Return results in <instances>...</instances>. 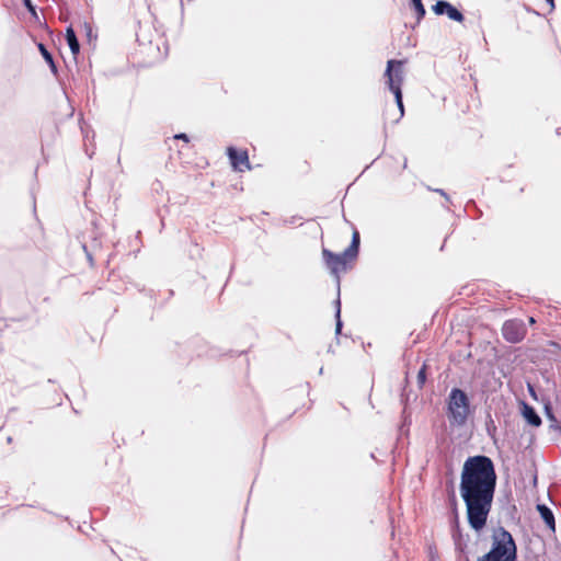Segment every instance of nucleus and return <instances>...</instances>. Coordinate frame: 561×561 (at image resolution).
I'll use <instances>...</instances> for the list:
<instances>
[{"label":"nucleus","mask_w":561,"mask_h":561,"mask_svg":"<svg viewBox=\"0 0 561 561\" xmlns=\"http://www.w3.org/2000/svg\"><path fill=\"white\" fill-rule=\"evenodd\" d=\"M497 476L492 459L485 455L468 457L460 474L459 492L466 505L469 526L482 530L492 508Z\"/></svg>","instance_id":"f257e3e1"},{"label":"nucleus","mask_w":561,"mask_h":561,"mask_svg":"<svg viewBox=\"0 0 561 561\" xmlns=\"http://www.w3.org/2000/svg\"><path fill=\"white\" fill-rule=\"evenodd\" d=\"M489 552L478 561H517V546L512 534L503 526L493 529Z\"/></svg>","instance_id":"f03ea898"},{"label":"nucleus","mask_w":561,"mask_h":561,"mask_svg":"<svg viewBox=\"0 0 561 561\" xmlns=\"http://www.w3.org/2000/svg\"><path fill=\"white\" fill-rule=\"evenodd\" d=\"M470 413V400L467 393L459 389L453 388L447 400V416L449 423L456 426L466 424Z\"/></svg>","instance_id":"7ed1b4c3"},{"label":"nucleus","mask_w":561,"mask_h":561,"mask_svg":"<svg viewBox=\"0 0 561 561\" xmlns=\"http://www.w3.org/2000/svg\"><path fill=\"white\" fill-rule=\"evenodd\" d=\"M403 60L390 59L387 62L385 77L387 79V85L393 93L396 103L398 105L400 115L396 122H399L404 116V105L402 95V83L404 80Z\"/></svg>","instance_id":"20e7f679"},{"label":"nucleus","mask_w":561,"mask_h":561,"mask_svg":"<svg viewBox=\"0 0 561 561\" xmlns=\"http://www.w3.org/2000/svg\"><path fill=\"white\" fill-rule=\"evenodd\" d=\"M322 256L325 266L335 276H339L341 271H345L347 261H351L348 256L344 255V251L340 254H335L325 248L322 249Z\"/></svg>","instance_id":"39448f33"},{"label":"nucleus","mask_w":561,"mask_h":561,"mask_svg":"<svg viewBox=\"0 0 561 561\" xmlns=\"http://www.w3.org/2000/svg\"><path fill=\"white\" fill-rule=\"evenodd\" d=\"M526 334L524 323L518 320H507L502 327V335L510 343L520 342Z\"/></svg>","instance_id":"423d86ee"},{"label":"nucleus","mask_w":561,"mask_h":561,"mask_svg":"<svg viewBox=\"0 0 561 561\" xmlns=\"http://www.w3.org/2000/svg\"><path fill=\"white\" fill-rule=\"evenodd\" d=\"M227 156L236 171L243 172L244 170L251 169L247 150H238L234 147H228Z\"/></svg>","instance_id":"0eeeda50"},{"label":"nucleus","mask_w":561,"mask_h":561,"mask_svg":"<svg viewBox=\"0 0 561 561\" xmlns=\"http://www.w3.org/2000/svg\"><path fill=\"white\" fill-rule=\"evenodd\" d=\"M432 9L436 15H447L451 21L462 22L465 20L461 11L446 0H437Z\"/></svg>","instance_id":"6e6552de"},{"label":"nucleus","mask_w":561,"mask_h":561,"mask_svg":"<svg viewBox=\"0 0 561 561\" xmlns=\"http://www.w3.org/2000/svg\"><path fill=\"white\" fill-rule=\"evenodd\" d=\"M520 413L529 425L534 427H539L541 425L542 421L536 409L525 401L520 404Z\"/></svg>","instance_id":"1a4fd4ad"},{"label":"nucleus","mask_w":561,"mask_h":561,"mask_svg":"<svg viewBox=\"0 0 561 561\" xmlns=\"http://www.w3.org/2000/svg\"><path fill=\"white\" fill-rule=\"evenodd\" d=\"M537 511L541 517V519L543 520V523L546 524V526L551 530V531H556V519H554V514L553 512L551 511L550 507H548L546 504H538L537 505Z\"/></svg>","instance_id":"9d476101"},{"label":"nucleus","mask_w":561,"mask_h":561,"mask_svg":"<svg viewBox=\"0 0 561 561\" xmlns=\"http://www.w3.org/2000/svg\"><path fill=\"white\" fill-rule=\"evenodd\" d=\"M450 527H451V537L455 542L456 550L463 551L465 545L462 543V531L460 528L458 515H456V517L451 518Z\"/></svg>","instance_id":"9b49d317"},{"label":"nucleus","mask_w":561,"mask_h":561,"mask_svg":"<svg viewBox=\"0 0 561 561\" xmlns=\"http://www.w3.org/2000/svg\"><path fill=\"white\" fill-rule=\"evenodd\" d=\"M360 237L357 230L353 231L351 244L344 250V255L350 260H356L359 252Z\"/></svg>","instance_id":"f8f14e48"},{"label":"nucleus","mask_w":561,"mask_h":561,"mask_svg":"<svg viewBox=\"0 0 561 561\" xmlns=\"http://www.w3.org/2000/svg\"><path fill=\"white\" fill-rule=\"evenodd\" d=\"M65 37L72 55L77 56L80 53V44L76 35V32L71 25L66 28Z\"/></svg>","instance_id":"ddd939ff"},{"label":"nucleus","mask_w":561,"mask_h":561,"mask_svg":"<svg viewBox=\"0 0 561 561\" xmlns=\"http://www.w3.org/2000/svg\"><path fill=\"white\" fill-rule=\"evenodd\" d=\"M38 50L41 55L43 56L44 60L48 64L50 71L56 75L57 73V66L54 61L53 55L47 50L46 46L43 43L38 44Z\"/></svg>","instance_id":"4468645a"},{"label":"nucleus","mask_w":561,"mask_h":561,"mask_svg":"<svg viewBox=\"0 0 561 561\" xmlns=\"http://www.w3.org/2000/svg\"><path fill=\"white\" fill-rule=\"evenodd\" d=\"M545 413H546L547 419L550 421L549 427L553 431H558L561 434V425H560L559 421L557 420L550 403L545 405Z\"/></svg>","instance_id":"2eb2a0df"},{"label":"nucleus","mask_w":561,"mask_h":561,"mask_svg":"<svg viewBox=\"0 0 561 561\" xmlns=\"http://www.w3.org/2000/svg\"><path fill=\"white\" fill-rule=\"evenodd\" d=\"M334 307H335V313H334V317H335V334H340L341 331H342V328H343V322L341 320V300H340V295L337 296L336 300L334 301Z\"/></svg>","instance_id":"dca6fc26"},{"label":"nucleus","mask_w":561,"mask_h":561,"mask_svg":"<svg viewBox=\"0 0 561 561\" xmlns=\"http://www.w3.org/2000/svg\"><path fill=\"white\" fill-rule=\"evenodd\" d=\"M412 9L415 11L417 23L425 16V8L422 0H410Z\"/></svg>","instance_id":"f3484780"},{"label":"nucleus","mask_w":561,"mask_h":561,"mask_svg":"<svg viewBox=\"0 0 561 561\" xmlns=\"http://www.w3.org/2000/svg\"><path fill=\"white\" fill-rule=\"evenodd\" d=\"M426 381V366L423 365L417 373V383L419 387L422 388Z\"/></svg>","instance_id":"a211bd4d"},{"label":"nucleus","mask_w":561,"mask_h":561,"mask_svg":"<svg viewBox=\"0 0 561 561\" xmlns=\"http://www.w3.org/2000/svg\"><path fill=\"white\" fill-rule=\"evenodd\" d=\"M23 4L24 7L27 9V11L31 13V14H36V8L35 5L32 3V0H23Z\"/></svg>","instance_id":"6ab92c4d"},{"label":"nucleus","mask_w":561,"mask_h":561,"mask_svg":"<svg viewBox=\"0 0 561 561\" xmlns=\"http://www.w3.org/2000/svg\"><path fill=\"white\" fill-rule=\"evenodd\" d=\"M451 508H453V518H454V517H456V515H458L457 500H456L455 494H453V496H451Z\"/></svg>","instance_id":"aec40b11"},{"label":"nucleus","mask_w":561,"mask_h":561,"mask_svg":"<svg viewBox=\"0 0 561 561\" xmlns=\"http://www.w3.org/2000/svg\"><path fill=\"white\" fill-rule=\"evenodd\" d=\"M83 250L87 254V257L90 262L91 265H93V257H92V253L89 251L88 247L85 244H83Z\"/></svg>","instance_id":"412c9836"},{"label":"nucleus","mask_w":561,"mask_h":561,"mask_svg":"<svg viewBox=\"0 0 561 561\" xmlns=\"http://www.w3.org/2000/svg\"><path fill=\"white\" fill-rule=\"evenodd\" d=\"M434 192L440 194L447 202H449V196H448V194L444 190L435 188Z\"/></svg>","instance_id":"4be33fe9"},{"label":"nucleus","mask_w":561,"mask_h":561,"mask_svg":"<svg viewBox=\"0 0 561 561\" xmlns=\"http://www.w3.org/2000/svg\"><path fill=\"white\" fill-rule=\"evenodd\" d=\"M174 138H175V139L184 140V141H186V142L190 140V139H188V136H187L186 134H184V133H181V134L175 135V136H174Z\"/></svg>","instance_id":"5701e85b"},{"label":"nucleus","mask_w":561,"mask_h":561,"mask_svg":"<svg viewBox=\"0 0 561 561\" xmlns=\"http://www.w3.org/2000/svg\"><path fill=\"white\" fill-rule=\"evenodd\" d=\"M546 1L550 7V11H552L556 8L554 0H546Z\"/></svg>","instance_id":"b1692460"},{"label":"nucleus","mask_w":561,"mask_h":561,"mask_svg":"<svg viewBox=\"0 0 561 561\" xmlns=\"http://www.w3.org/2000/svg\"><path fill=\"white\" fill-rule=\"evenodd\" d=\"M528 389H529L530 394L533 397H536L535 390H534V388L530 385L528 386Z\"/></svg>","instance_id":"393cba45"},{"label":"nucleus","mask_w":561,"mask_h":561,"mask_svg":"<svg viewBox=\"0 0 561 561\" xmlns=\"http://www.w3.org/2000/svg\"><path fill=\"white\" fill-rule=\"evenodd\" d=\"M85 27L88 28V35H90V34H91V32H92V28H91V27H90V25H88V24H85Z\"/></svg>","instance_id":"a878e982"},{"label":"nucleus","mask_w":561,"mask_h":561,"mask_svg":"<svg viewBox=\"0 0 561 561\" xmlns=\"http://www.w3.org/2000/svg\"><path fill=\"white\" fill-rule=\"evenodd\" d=\"M92 247H93V248L99 247V244H98V242H96V240H95V239L93 240Z\"/></svg>","instance_id":"bb28decb"},{"label":"nucleus","mask_w":561,"mask_h":561,"mask_svg":"<svg viewBox=\"0 0 561 561\" xmlns=\"http://www.w3.org/2000/svg\"><path fill=\"white\" fill-rule=\"evenodd\" d=\"M322 374H323V367H321V368L319 369V375H322Z\"/></svg>","instance_id":"cd10ccee"},{"label":"nucleus","mask_w":561,"mask_h":561,"mask_svg":"<svg viewBox=\"0 0 561 561\" xmlns=\"http://www.w3.org/2000/svg\"><path fill=\"white\" fill-rule=\"evenodd\" d=\"M529 321H530V323H535V319L534 318H530Z\"/></svg>","instance_id":"c85d7f7f"},{"label":"nucleus","mask_w":561,"mask_h":561,"mask_svg":"<svg viewBox=\"0 0 561 561\" xmlns=\"http://www.w3.org/2000/svg\"><path fill=\"white\" fill-rule=\"evenodd\" d=\"M557 134H558V135H561V129H557Z\"/></svg>","instance_id":"c756f323"}]
</instances>
